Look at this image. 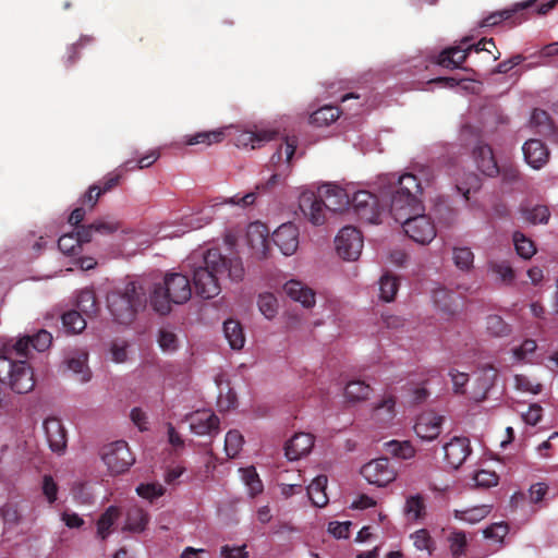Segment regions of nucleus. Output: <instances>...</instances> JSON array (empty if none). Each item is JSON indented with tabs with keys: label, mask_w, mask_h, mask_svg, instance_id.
Returning a JSON list of instances; mask_svg holds the SVG:
<instances>
[{
	"label": "nucleus",
	"mask_w": 558,
	"mask_h": 558,
	"mask_svg": "<svg viewBox=\"0 0 558 558\" xmlns=\"http://www.w3.org/2000/svg\"><path fill=\"white\" fill-rule=\"evenodd\" d=\"M372 388L368 384L362 380H351L347 384L344 396L350 402H357L368 398Z\"/></svg>",
	"instance_id": "c9c22d12"
},
{
	"label": "nucleus",
	"mask_w": 558,
	"mask_h": 558,
	"mask_svg": "<svg viewBox=\"0 0 558 558\" xmlns=\"http://www.w3.org/2000/svg\"><path fill=\"white\" fill-rule=\"evenodd\" d=\"M286 294L295 302H300L304 307H311L315 304V293L312 289L304 287L302 282L290 280L283 286Z\"/></svg>",
	"instance_id": "412c9836"
},
{
	"label": "nucleus",
	"mask_w": 558,
	"mask_h": 558,
	"mask_svg": "<svg viewBox=\"0 0 558 558\" xmlns=\"http://www.w3.org/2000/svg\"><path fill=\"white\" fill-rule=\"evenodd\" d=\"M487 331L495 337H505L511 332V327L499 315H489L486 318Z\"/></svg>",
	"instance_id": "09e8293b"
},
{
	"label": "nucleus",
	"mask_w": 558,
	"mask_h": 558,
	"mask_svg": "<svg viewBox=\"0 0 558 558\" xmlns=\"http://www.w3.org/2000/svg\"><path fill=\"white\" fill-rule=\"evenodd\" d=\"M335 244L340 257L345 260H355L363 248V236L356 228L347 226L339 231Z\"/></svg>",
	"instance_id": "1a4fd4ad"
},
{
	"label": "nucleus",
	"mask_w": 558,
	"mask_h": 558,
	"mask_svg": "<svg viewBox=\"0 0 558 558\" xmlns=\"http://www.w3.org/2000/svg\"><path fill=\"white\" fill-rule=\"evenodd\" d=\"M522 150L525 161L534 169H541L548 161L549 151L539 140L531 138L526 141Z\"/></svg>",
	"instance_id": "6ab92c4d"
},
{
	"label": "nucleus",
	"mask_w": 558,
	"mask_h": 558,
	"mask_svg": "<svg viewBox=\"0 0 558 558\" xmlns=\"http://www.w3.org/2000/svg\"><path fill=\"white\" fill-rule=\"evenodd\" d=\"M350 204L354 208L355 215L360 220L367 223H378L380 215L386 206L380 204L378 197L368 191H357L350 198Z\"/></svg>",
	"instance_id": "6e6552de"
},
{
	"label": "nucleus",
	"mask_w": 558,
	"mask_h": 558,
	"mask_svg": "<svg viewBox=\"0 0 558 558\" xmlns=\"http://www.w3.org/2000/svg\"><path fill=\"white\" fill-rule=\"evenodd\" d=\"M509 527L506 523H494L483 531L485 538H493L502 542L504 537L508 534Z\"/></svg>",
	"instance_id": "69168bd1"
},
{
	"label": "nucleus",
	"mask_w": 558,
	"mask_h": 558,
	"mask_svg": "<svg viewBox=\"0 0 558 558\" xmlns=\"http://www.w3.org/2000/svg\"><path fill=\"white\" fill-rule=\"evenodd\" d=\"M31 341V336L21 338L17 341H15L13 345H5L0 354L10 355L12 357L13 355H15V357L20 359L27 357L29 347H32Z\"/></svg>",
	"instance_id": "3c124183"
},
{
	"label": "nucleus",
	"mask_w": 558,
	"mask_h": 558,
	"mask_svg": "<svg viewBox=\"0 0 558 558\" xmlns=\"http://www.w3.org/2000/svg\"><path fill=\"white\" fill-rule=\"evenodd\" d=\"M433 300L436 306L445 313L453 314L458 308V295L446 288L435 289Z\"/></svg>",
	"instance_id": "bb28decb"
},
{
	"label": "nucleus",
	"mask_w": 558,
	"mask_h": 558,
	"mask_svg": "<svg viewBox=\"0 0 558 558\" xmlns=\"http://www.w3.org/2000/svg\"><path fill=\"white\" fill-rule=\"evenodd\" d=\"M225 337L233 350H240L244 347L245 336L240 322L228 319L223 323Z\"/></svg>",
	"instance_id": "c85d7f7f"
},
{
	"label": "nucleus",
	"mask_w": 558,
	"mask_h": 558,
	"mask_svg": "<svg viewBox=\"0 0 558 558\" xmlns=\"http://www.w3.org/2000/svg\"><path fill=\"white\" fill-rule=\"evenodd\" d=\"M158 343L163 351L172 352L178 349V337L172 330L161 328L158 333Z\"/></svg>",
	"instance_id": "13d9d810"
},
{
	"label": "nucleus",
	"mask_w": 558,
	"mask_h": 558,
	"mask_svg": "<svg viewBox=\"0 0 558 558\" xmlns=\"http://www.w3.org/2000/svg\"><path fill=\"white\" fill-rule=\"evenodd\" d=\"M76 305L80 313L86 316H92L97 312V300L95 292L92 289H84L77 294Z\"/></svg>",
	"instance_id": "4c0bfd02"
},
{
	"label": "nucleus",
	"mask_w": 558,
	"mask_h": 558,
	"mask_svg": "<svg viewBox=\"0 0 558 558\" xmlns=\"http://www.w3.org/2000/svg\"><path fill=\"white\" fill-rule=\"evenodd\" d=\"M411 537L413 539V543H414V546L416 547V549L427 550L428 554L432 555L433 550L435 549L434 541L430 537L427 530H425V529L418 530L415 533H413Z\"/></svg>",
	"instance_id": "6e6d98bb"
},
{
	"label": "nucleus",
	"mask_w": 558,
	"mask_h": 558,
	"mask_svg": "<svg viewBox=\"0 0 558 558\" xmlns=\"http://www.w3.org/2000/svg\"><path fill=\"white\" fill-rule=\"evenodd\" d=\"M490 512V507L486 505L475 506L468 509H456L454 518L471 524L477 523L485 519Z\"/></svg>",
	"instance_id": "f704fd0d"
},
{
	"label": "nucleus",
	"mask_w": 558,
	"mask_h": 558,
	"mask_svg": "<svg viewBox=\"0 0 558 558\" xmlns=\"http://www.w3.org/2000/svg\"><path fill=\"white\" fill-rule=\"evenodd\" d=\"M496 377L497 369L495 367H493L492 365L484 366L476 379L477 390L473 392L471 399H473L476 402L485 400L487 392L494 386Z\"/></svg>",
	"instance_id": "4be33fe9"
},
{
	"label": "nucleus",
	"mask_w": 558,
	"mask_h": 558,
	"mask_svg": "<svg viewBox=\"0 0 558 558\" xmlns=\"http://www.w3.org/2000/svg\"><path fill=\"white\" fill-rule=\"evenodd\" d=\"M452 260L458 269L461 271H469L473 267L474 254L470 247H453Z\"/></svg>",
	"instance_id": "a19ab883"
},
{
	"label": "nucleus",
	"mask_w": 558,
	"mask_h": 558,
	"mask_svg": "<svg viewBox=\"0 0 558 558\" xmlns=\"http://www.w3.org/2000/svg\"><path fill=\"white\" fill-rule=\"evenodd\" d=\"M471 39L469 37H464L461 40L460 45L444 49L438 56L437 63L446 69H461L462 63L466 60L469 56L465 45Z\"/></svg>",
	"instance_id": "a211bd4d"
},
{
	"label": "nucleus",
	"mask_w": 558,
	"mask_h": 558,
	"mask_svg": "<svg viewBox=\"0 0 558 558\" xmlns=\"http://www.w3.org/2000/svg\"><path fill=\"white\" fill-rule=\"evenodd\" d=\"M68 368L71 369L81 383H87L90 379V371L87 367V353L81 352L66 359Z\"/></svg>",
	"instance_id": "2f4dec72"
},
{
	"label": "nucleus",
	"mask_w": 558,
	"mask_h": 558,
	"mask_svg": "<svg viewBox=\"0 0 558 558\" xmlns=\"http://www.w3.org/2000/svg\"><path fill=\"white\" fill-rule=\"evenodd\" d=\"M515 387L524 392H531L537 395L542 391V384L531 379L530 377L519 374L514 377Z\"/></svg>",
	"instance_id": "052dcab7"
},
{
	"label": "nucleus",
	"mask_w": 558,
	"mask_h": 558,
	"mask_svg": "<svg viewBox=\"0 0 558 558\" xmlns=\"http://www.w3.org/2000/svg\"><path fill=\"white\" fill-rule=\"evenodd\" d=\"M267 228L265 225L255 222L250 225L247 230V242L250 246L266 256L268 248Z\"/></svg>",
	"instance_id": "b1692460"
},
{
	"label": "nucleus",
	"mask_w": 558,
	"mask_h": 558,
	"mask_svg": "<svg viewBox=\"0 0 558 558\" xmlns=\"http://www.w3.org/2000/svg\"><path fill=\"white\" fill-rule=\"evenodd\" d=\"M398 289L399 282L397 277L390 274H385L381 276L379 280V296L383 301L391 302L395 300Z\"/></svg>",
	"instance_id": "58836bf2"
},
{
	"label": "nucleus",
	"mask_w": 558,
	"mask_h": 558,
	"mask_svg": "<svg viewBox=\"0 0 558 558\" xmlns=\"http://www.w3.org/2000/svg\"><path fill=\"white\" fill-rule=\"evenodd\" d=\"M350 204V195L342 187L333 184H324L314 192H303L299 206L304 217L315 226L326 221V210L339 211Z\"/></svg>",
	"instance_id": "7ed1b4c3"
},
{
	"label": "nucleus",
	"mask_w": 558,
	"mask_h": 558,
	"mask_svg": "<svg viewBox=\"0 0 558 558\" xmlns=\"http://www.w3.org/2000/svg\"><path fill=\"white\" fill-rule=\"evenodd\" d=\"M422 193L421 182L416 175L402 174L392 193L389 211L393 219L402 225L404 233L411 240L425 245L435 239L436 228L433 220L421 213L424 210Z\"/></svg>",
	"instance_id": "f257e3e1"
},
{
	"label": "nucleus",
	"mask_w": 558,
	"mask_h": 558,
	"mask_svg": "<svg viewBox=\"0 0 558 558\" xmlns=\"http://www.w3.org/2000/svg\"><path fill=\"white\" fill-rule=\"evenodd\" d=\"M120 228L119 222L110 219H98L93 223L81 227V234L85 242H89L92 240L93 233H99L102 235L111 234L118 231Z\"/></svg>",
	"instance_id": "393cba45"
},
{
	"label": "nucleus",
	"mask_w": 558,
	"mask_h": 558,
	"mask_svg": "<svg viewBox=\"0 0 558 558\" xmlns=\"http://www.w3.org/2000/svg\"><path fill=\"white\" fill-rule=\"evenodd\" d=\"M340 117V110L336 106L327 105L314 111L310 117V123L322 128L328 126Z\"/></svg>",
	"instance_id": "7c9ffc66"
},
{
	"label": "nucleus",
	"mask_w": 558,
	"mask_h": 558,
	"mask_svg": "<svg viewBox=\"0 0 558 558\" xmlns=\"http://www.w3.org/2000/svg\"><path fill=\"white\" fill-rule=\"evenodd\" d=\"M449 376L451 377L454 393L464 395L465 393V385L469 381V375L466 373L451 369L449 372Z\"/></svg>",
	"instance_id": "774afa93"
},
{
	"label": "nucleus",
	"mask_w": 558,
	"mask_h": 558,
	"mask_svg": "<svg viewBox=\"0 0 558 558\" xmlns=\"http://www.w3.org/2000/svg\"><path fill=\"white\" fill-rule=\"evenodd\" d=\"M81 233V227H78L74 232L61 235L58 240L59 250L70 256L80 253L82 244L86 243Z\"/></svg>",
	"instance_id": "cd10ccee"
},
{
	"label": "nucleus",
	"mask_w": 558,
	"mask_h": 558,
	"mask_svg": "<svg viewBox=\"0 0 558 558\" xmlns=\"http://www.w3.org/2000/svg\"><path fill=\"white\" fill-rule=\"evenodd\" d=\"M362 476L372 485L384 487L395 481L397 472L388 458L374 459L361 469Z\"/></svg>",
	"instance_id": "9d476101"
},
{
	"label": "nucleus",
	"mask_w": 558,
	"mask_h": 558,
	"mask_svg": "<svg viewBox=\"0 0 558 558\" xmlns=\"http://www.w3.org/2000/svg\"><path fill=\"white\" fill-rule=\"evenodd\" d=\"M43 426L51 451L63 454L66 449L68 437L61 420L56 416L47 417Z\"/></svg>",
	"instance_id": "f8f14e48"
},
{
	"label": "nucleus",
	"mask_w": 558,
	"mask_h": 558,
	"mask_svg": "<svg viewBox=\"0 0 558 558\" xmlns=\"http://www.w3.org/2000/svg\"><path fill=\"white\" fill-rule=\"evenodd\" d=\"M61 318L68 333H80L86 328V320L77 311H69Z\"/></svg>",
	"instance_id": "e433bc0d"
},
{
	"label": "nucleus",
	"mask_w": 558,
	"mask_h": 558,
	"mask_svg": "<svg viewBox=\"0 0 558 558\" xmlns=\"http://www.w3.org/2000/svg\"><path fill=\"white\" fill-rule=\"evenodd\" d=\"M257 304L262 314L268 319L275 317L278 312V301L271 293L260 294Z\"/></svg>",
	"instance_id": "864d4df0"
},
{
	"label": "nucleus",
	"mask_w": 558,
	"mask_h": 558,
	"mask_svg": "<svg viewBox=\"0 0 558 558\" xmlns=\"http://www.w3.org/2000/svg\"><path fill=\"white\" fill-rule=\"evenodd\" d=\"M445 460L452 469H458L471 453L470 440L466 437H453L444 446Z\"/></svg>",
	"instance_id": "dca6fc26"
},
{
	"label": "nucleus",
	"mask_w": 558,
	"mask_h": 558,
	"mask_svg": "<svg viewBox=\"0 0 558 558\" xmlns=\"http://www.w3.org/2000/svg\"><path fill=\"white\" fill-rule=\"evenodd\" d=\"M149 522V514L143 508L133 506L126 511L124 531L133 533L143 532Z\"/></svg>",
	"instance_id": "5701e85b"
},
{
	"label": "nucleus",
	"mask_w": 558,
	"mask_h": 558,
	"mask_svg": "<svg viewBox=\"0 0 558 558\" xmlns=\"http://www.w3.org/2000/svg\"><path fill=\"white\" fill-rule=\"evenodd\" d=\"M298 141L295 137H287L284 143L280 145L278 150L272 155L271 160L274 162L280 161L282 158V155L286 156V160L288 162L291 161L292 157L294 156L295 149H296Z\"/></svg>",
	"instance_id": "4d7b16f0"
},
{
	"label": "nucleus",
	"mask_w": 558,
	"mask_h": 558,
	"mask_svg": "<svg viewBox=\"0 0 558 558\" xmlns=\"http://www.w3.org/2000/svg\"><path fill=\"white\" fill-rule=\"evenodd\" d=\"M537 0H527L525 2H521L515 4L511 9H505L501 11L493 12L488 16H486L482 22V27H489V26H496L500 24L501 22H510V24L517 25L520 24L524 17H523V11L526 9H530L534 7Z\"/></svg>",
	"instance_id": "9b49d317"
},
{
	"label": "nucleus",
	"mask_w": 558,
	"mask_h": 558,
	"mask_svg": "<svg viewBox=\"0 0 558 558\" xmlns=\"http://www.w3.org/2000/svg\"><path fill=\"white\" fill-rule=\"evenodd\" d=\"M101 196L100 185L93 184L88 187L87 192L82 196L81 204L89 210L94 209Z\"/></svg>",
	"instance_id": "0e129e2a"
},
{
	"label": "nucleus",
	"mask_w": 558,
	"mask_h": 558,
	"mask_svg": "<svg viewBox=\"0 0 558 558\" xmlns=\"http://www.w3.org/2000/svg\"><path fill=\"white\" fill-rule=\"evenodd\" d=\"M94 43V37L92 36H82L76 43L72 44L66 49V54L64 57V65L70 68L75 64V62L80 59L81 50L87 45H92Z\"/></svg>",
	"instance_id": "37998d69"
},
{
	"label": "nucleus",
	"mask_w": 558,
	"mask_h": 558,
	"mask_svg": "<svg viewBox=\"0 0 558 558\" xmlns=\"http://www.w3.org/2000/svg\"><path fill=\"white\" fill-rule=\"evenodd\" d=\"M387 451L400 459H411L414 457L415 450L409 441L391 440L387 442Z\"/></svg>",
	"instance_id": "603ef678"
},
{
	"label": "nucleus",
	"mask_w": 558,
	"mask_h": 558,
	"mask_svg": "<svg viewBox=\"0 0 558 558\" xmlns=\"http://www.w3.org/2000/svg\"><path fill=\"white\" fill-rule=\"evenodd\" d=\"M101 458L109 471L113 474H120L130 469L135 462L129 445L124 440H117L102 448Z\"/></svg>",
	"instance_id": "0eeeda50"
},
{
	"label": "nucleus",
	"mask_w": 558,
	"mask_h": 558,
	"mask_svg": "<svg viewBox=\"0 0 558 558\" xmlns=\"http://www.w3.org/2000/svg\"><path fill=\"white\" fill-rule=\"evenodd\" d=\"M327 476L318 475L307 486V495L312 504L316 507H324L328 504V497L326 494Z\"/></svg>",
	"instance_id": "a878e982"
},
{
	"label": "nucleus",
	"mask_w": 558,
	"mask_h": 558,
	"mask_svg": "<svg viewBox=\"0 0 558 558\" xmlns=\"http://www.w3.org/2000/svg\"><path fill=\"white\" fill-rule=\"evenodd\" d=\"M165 492V487L159 483H143L136 487L137 495L150 501L161 497Z\"/></svg>",
	"instance_id": "5fc2aeb1"
},
{
	"label": "nucleus",
	"mask_w": 558,
	"mask_h": 558,
	"mask_svg": "<svg viewBox=\"0 0 558 558\" xmlns=\"http://www.w3.org/2000/svg\"><path fill=\"white\" fill-rule=\"evenodd\" d=\"M450 551L453 558H460L465 554V548L468 546V539L465 532L463 531H453L448 536Z\"/></svg>",
	"instance_id": "de8ad7c7"
},
{
	"label": "nucleus",
	"mask_w": 558,
	"mask_h": 558,
	"mask_svg": "<svg viewBox=\"0 0 558 558\" xmlns=\"http://www.w3.org/2000/svg\"><path fill=\"white\" fill-rule=\"evenodd\" d=\"M120 517V509L116 506H110L99 517L97 521V534L101 539H106L110 534V530Z\"/></svg>",
	"instance_id": "72a5a7b5"
},
{
	"label": "nucleus",
	"mask_w": 558,
	"mask_h": 558,
	"mask_svg": "<svg viewBox=\"0 0 558 558\" xmlns=\"http://www.w3.org/2000/svg\"><path fill=\"white\" fill-rule=\"evenodd\" d=\"M32 347L38 352L46 351L52 343V336L45 329L39 330L34 336H31Z\"/></svg>",
	"instance_id": "680f3d73"
},
{
	"label": "nucleus",
	"mask_w": 558,
	"mask_h": 558,
	"mask_svg": "<svg viewBox=\"0 0 558 558\" xmlns=\"http://www.w3.org/2000/svg\"><path fill=\"white\" fill-rule=\"evenodd\" d=\"M396 399L392 396L385 397L380 403L373 409V418L380 425L389 424L395 415Z\"/></svg>",
	"instance_id": "c756f323"
},
{
	"label": "nucleus",
	"mask_w": 558,
	"mask_h": 558,
	"mask_svg": "<svg viewBox=\"0 0 558 558\" xmlns=\"http://www.w3.org/2000/svg\"><path fill=\"white\" fill-rule=\"evenodd\" d=\"M244 438L236 429H231L225 438V451L229 458H235L242 449Z\"/></svg>",
	"instance_id": "a18cd8bd"
},
{
	"label": "nucleus",
	"mask_w": 558,
	"mask_h": 558,
	"mask_svg": "<svg viewBox=\"0 0 558 558\" xmlns=\"http://www.w3.org/2000/svg\"><path fill=\"white\" fill-rule=\"evenodd\" d=\"M442 422L444 417L435 412H424L417 416L414 432L423 440H434L441 433Z\"/></svg>",
	"instance_id": "4468645a"
},
{
	"label": "nucleus",
	"mask_w": 558,
	"mask_h": 558,
	"mask_svg": "<svg viewBox=\"0 0 558 558\" xmlns=\"http://www.w3.org/2000/svg\"><path fill=\"white\" fill-rule=\"evenodd\" d=\"M271 239L283 255L291 256L299 247V229L292 222L282 223L274 231Z\"/></svg>",
	"instance_id": "ddd939ff"
},
{
	"label": "nucleus",
	"mask_w": 558,
	"mask_h": 558,
	"mask_svg": "<svg viewBox=\"0 0 558 558\" xmlns=\"http://www.w3.org/2000/svg\"><path fill=\"white\" fill-rule=\"evenodd\" d=\"M0 383L16 393H27L35 387L33 368L25 360L0 354Z\"/></svg>",
	"instance_id": "423d86ee"
},
{
	"label": "nucleus",
	"mask_w": 558,
	"mask_h": 558,
	"mask_svg": "<svg viewBox=\"0 0 558 558\" xmlns=\"http://www.w3.org/2000/svg\"><path fill=\"white\" fill-rule=\"evenodd\" d=\"M222 275L232 281H241L244 277L241 258H228L218 248L208 250L204 254L203 265L193 270L195 293L205 300L217 296L221 291L219 280Z\"/></svg>",
	"instance_id": "f03ea898"
},
{
	"label": "nucleus",
	"mask_w": 558,
	"mask_h": 558,
	"mask_svg": "<svg viewBox=\"0 0 558 558\" xmlns=\"http://www.w3.org/2000/svg\"><path fill=\"white\" fill-rule=\"evenodd\" d=\"M191 295V282L185 275L168 274L162 283L155 284L149 302L156 313L167 315L171 311V303L183 304Z\"/></svg>",
	"instance_id": "39448f33"
},
{
	"label": "nucleus",
	"mask_w": 558,
	"mask_h": 558,
	"mask_svg": "<svg viewBox=\"0 0 558 558\" xmlns=\"http://www.w3.org/2000/svg\"><path fill=\"white\" fill-rule=\"evenodd\" d=\"M475 483L480 487H493L498 484V476L495 472L481 470L474 476Z\"/></svg>",
	"instance_id": "338daca9"
},
{
	"label": "nucleus",
	"mask_w": 558,
	"mask_h": 558,
	"mask_svg": "<svg viewBox=\"0 0 558 558\" xmlns=\"http://www.w3.org/2000/svg\"><path fill=\"white\" fill-rule=\"evenodd\" d=\"M314 446V437L308 433L295 434L286 445V457L293 461L307 454Z\"/></svg>",
	"instance_id": "aec40b11"
},
{
	"label": "nucleus",
	"mask_w": 558,
	"mask_h": 558,
	"mask_svg": "<svg viewBox=\"0 0 558 558\" xmlns=\"http://www.w3.org/2000/svg\"><path fill=\"white\" fill-rule=\"evenodd\" d=\"M275 132L260 131L252 132L245 131L238 137V144L243 146H251L252 149L259 148L264 143L274 140Z\"/></svg>",
	"instance_id": "473e14b6"
},
{
	"label": "nucleus",
	"mask_w": 558,
	"mask_h": 558,
	"mask_svg": "<svg viewBox=\"0 0 558 558\" xmlns=\"http://www.w3.org/2000/svg\"><path fill=\"white\" fill-rule=\"evenodd\" d=\"M513 243L518 255L524 259H530L536 253L534 242L520 231L513 233Z\"/></svg>",
	"instance_id": "79ce46f5"
},
{
	"label": "nucleus",
	"mask_w": 558,
	"mask_h": 558,
	"mask_svg": "<svg viewBox=\"0 0 558 558\" xmlns=\"http://www.w3.org/2000/svg\"><path fill=\"white\" fill-rule=\"evenodd\" d=\"M472 155L477 169L483 174L490 178L497 177L499 174L500 167L498 166L493 149L489 145L482 142L477 143L473 148Z\"/></svg>",
	"instance_id": "2eb2a0df"
},
{
	"label": "nucleus",
	"mask_w": 558,
	"mask_h": 558,
	"mask_svg": "<svg viewBox=\"0 0 558 558\" xmlns=\"http://www.w3.org/2000/svg\"><path fill=\"white\" fill-rule=\"evenodd\" d=\"M523 218L533 225L547 223L550 217L549 209L543 205H536L533 208L522 209Z\"/></svg>",
	"instance_id": "49530a36"
},
{
	"label": "nucleus",
	"mask_w": 558,
	"mask_h": 558,
	"mask_svg": "<svg viewBox=\"0 0 558 558\" xmlns=\"http://www.w3.org/2000/svg\"><path fill=\"white\" fill-rule=\"evenodd\" d=\"M242 478L250 490L252 497L263 492L264 485L254 466L241 469Z\"/></svg>",
	"instance_id": "c03bdc74"
},
{
	"label": "nucleus",
	"mask_w": 558,
	"mask_h": 558,
	"mask_svg": "<svg viewBox=\"0 0 558 558\" xmlns=\"http://www.w3.org/2000/svg\"><path fill=\"white\" fill-rule=\"evenodd\" d=\"M219 424V417L209 411H197L190 416V428L198 436L218 434Z\"/></svg>",
	"instance_id": "f3484780"
},
{
	"label": "nucleus",
	"mask_w": 558,
	"mask_h": 558,
	"mask_svg": "<svg viewBox=\"0 0 558 558\" xmlns=\"http://www.w3.org/2000/svg\"><path fill=\"white\" fill-rule=\"evenodd\" d=\"M0 514L5 524L13 525V526L17 525L22 519V515L17 509V506L13 505V504H5L0 509Z\"/></svg>",
	"instance_id": "e2e57ef3"
},
{
	"label": "nucleus",
	"mask_w": 558,
	"mask_h": 558,
	"mask_svg": "<svg viewBox=\"0 0 558 558\" xmlns=\"http://www.w3.org/2000/svg\"><path fill=\"white\" fill-rule=\"evenodd\" d=\"M225 138V133L222 130H215V131H205V132H198L194 135H191L186 140L187 145H198L204 144L206 146H209L211 144L220 143Z\"/></svg>",
	"instance_id": "ea45409f"
},
{
	"label": "nucleus",
	"mask_w": 558,
	"mask_h": 558,
	"mask_svg": "<svg viewBox=\"0 0 558 558\" xmlns=\"http://www.w3.org/2000/svg\"><path fill=\"white\" fill-rule=\"evenodd\" d=\"M404 511L412 520L422 519L425 515L424 499L420 495L410 496L407 499Z\"/></svg>",
	"instance_id": "8fccbe9b"
},
{
	"label": "nucleus",
	"mask_w": 558,
	"mask_h": 558,
	"mask_svg": "<svg viewBox=\"0 0 558 558\" xmlns=\"http://www.w3.org/2000/svg\"><path fill=\"white\" fill-rule=\"evenodd\" d=\"M489 269L500 277L502 281H512L514 279V271L511 265L506 260H493L489 263Z\"/></svg>",
	"instance_id": "bf43d9fd"
},
{
	"label": "nucleus",
	"mask_w": 558,
	"mask_h": 558,
	"mask_svg": "<svg viewBox=\"0 0 558 558\" xmlns=\"http://www.w3.org/2000/svg\"><path fill=\"white\" fill-rule=\"evenodd\" d=\"M146 304V291L135 281L117 286L107 294L108 310L114 322L121 325L132 324Z\"/></svg>",
	"instance_id": "20e7f679"
}]
</instances>
